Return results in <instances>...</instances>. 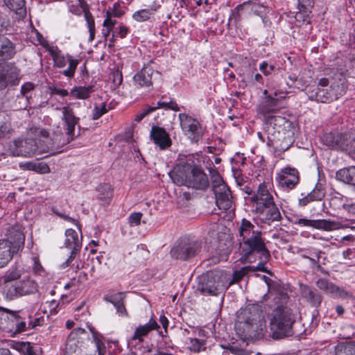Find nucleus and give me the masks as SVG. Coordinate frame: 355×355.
Masks as SVG:
<instances>
[{
    "label": "nucleus",
    "mask_w": 355,
    "mask_h": 355,
    "mask_svg": "<svg viewBox=\"0 0 355 355\" xmlns=\"http://www.w3.org/2000/svg\"><path fill=\"white\" fill-rule=\"evenodd\" d=\"M17 349L24 355H40L41 348L33 347L30 343L21 342L17 344Z\"/></svg>",
    "instance_id": "4c0bfd02"
},
{
    "label": "nucleus",
    "mask_w": 355,
    "mask_h": 355,
    "mask_svg": "<svg viewBox=\"0 0 355 355\" xmlns=\"http://www.w3.org/2000/svg\"><path fill=\"white\" fill-rule=\"evenodd\" d=\"M64 245L76 252L81 248V243L79 240L78 234L73 229H68L65 232Z\"/></svg>",
    "instance_id": "7c9ffc66"
},
{
    "label": "nucleus",
    "mask_w": 355,
    "mask_h": 355,
    "mask_svg": "<svg viewBox=\"0 0 355 355\" xmlns=\"http://www.w3.org/2000/svg\"><path fill=\"white\" fill-rule=\"evenodd\" d=\"M153 107H155V110L158 108L170 109L175 111L179 110L178 104L172 101H159L156 103V105Z\"/></svg>",
    "instance_id": "49530a36"
},
{
    "label": "nucleus",
    "mask_w": 355,
    "mask_h": 355,
    "mask_svg": "<svg viewBox=\"0 0 355 355\" xmlns=\"http://www.w3.org/2000/svg\"><path fill=\"white\" fill-rule=\"evenodd\" d=\"M260 210L263 214L266 215L265 219L268 221H279L282 219L280 211L275 202Z\"/></svg>",
    "instance_id": "c9c22d12"
},
{
    "label": "nucleus",
    "mask_w": 355,
    "mask_h": 355,
    "mask_svg": "<svg viewBox=\"0 0 355 355\" xmlns=\"http://www.w3.org/2000/svg\"><path fill=\"white\" fill-rule=\"evenodd\" d=\"M321 141L329 148L340 150L349 155L355 153V130L347 133H325Z\"/></svg>",
    "instance_id": "6e6552de"
},
{
    "label": "nucleus",
    "mask_w": 355,
    "mask_h": 355,
    "mask_svg": "<svg viewBox=\"0 0 355 355\" xmlns=\"http://www.w3.org/2000/svg\"><path fill=\"white\" fill-rule=\"evenodd\" d=\"M36 134L39 136L37 141L27 139L24 141H15L16 147L23 146V144L26 145H31L34 143V148H31V151L33 153H46L53 145L52 139L49 137V133L44 129H37Z\"/></svg>",
    "instance_id": "4468645a"
},
{
    "label": "nucleus",
    "mask_w": 355,
    "mask_h": 355,
    "mask_svg": "<svg viewBox=\"0 0 355 355\" xmlns=\"http://www.w3.org/2000/svg\"><path fill=\"white\" fill-rule=\"evenodd\" d=\"M123 12L117 10L116 8H113L112 10H108L106 12L107 15H110V17H120L123 15Z\"/></svg>",
    "instance_id": "052dcab7"
},
{
    "label": "nucleus",
    "mask_w": 355,
    "mask_h": 355,
    "mask_svg": "<svg viewBox=\"0 0 355 355\" xmlns=\"http://www.w3.org/2000/svg\"><path fill=\"white\" fill-rule=\"evenodd\" d=\"M343 207L348 212L355 215V204H352V205H344Z\"/></svg>",
    "instance_id": "774afa93"
},
{
    "label": "nucleus",
    "mask_w": 355,
    "mask_h": 355,
    "mask_svg": "<svg viewBox=\"0 0 355 355\" xmlns=\"http://www.w3.org/2000/svg\"><path fill=\"white\" fill-rule=\"evenodd\" d=\"M125 295L123 293H117L110 295H105L104 300L112 303L114 307L123 302Z\"/></svg>",
    "instance_id": "c03bdc74"
},
{
    "label": "nucleus",
    "mask_w": 355,
    "mask_h": 355,
    "mask_svg": "<svg viewBox=\"0 0 355 355\" xmlns=\"http://www.w3.org/2000/svg\"><path fill=\"white\" fill-rule=\"evenodd\" d=\"M189 349L193 352H200L206 349L205 341L197 338H191Z\"/></svg>",
    "instance_id": "37998d69"
},
{
    "label": "nucleus",
    "mask_w": 355,
    "mask_h": 355,
    "mask_svg": "<svg viewBox=\"0 0 355 355\" xmlns=\"http://www.w3.org/2000/svg\"><path fill=\"white\" fill-rule=\"evenodd\" d=\"M119 35L121 38H124L126 35L128 34V28L123 26V25H120L119 27Z\"/></svg>",
    "instance_id": "69168bd1"
},
{
    "label": "nucleus",
    "mask_w": 355,
    "mask_h": 355,
    "mask_svg": "<svg viewBox=\"0 0 355 355\" xmlns=\"http://www.w3.org/2000/svg\"><path fill=\"white\" fill-rule=\"evenodd\" d=\"M10 243V246L14 248V251H22L24 246L25 236L20 225L12 226L8 230L7 239H3Z\"/></svg>",
    "instance_id": "aec40b11"
},
{
    "label": "nucleus",
    "mask_w": 355,
    "mask_h": 355,
    "mask_svg": "<svg viewBox=\"0 0 355 355\" xmlns=\"http://www.w3.org/2000/svg\"><path fill=\"white\" fill-rule=\"evenodd\" d=\"M288 300V295L284 291H281L279 293L278 300L277 301V303H279L281 304H283L284 303H286V302Z\"/></svg>",
    "instance_id": "e2e57ef3"
},
{
    "label": "nucleus",
    "mask_w": 355,
    "mask_h": 355,
    "mask_svg": "<svg viewBox=\"0 0 355 355\" xmlns=\"http://www.w3.org/2000/svg\"><path fill=\"white\" fill-rule=\"evenodd\" d=\"M13 324H15L16 326V328L14 331L15 334H19L26 330V324L24 321H20V318L17 322H14Z\"/></svg>",
    "instance_id": "4d7b16f0"
},
{
    "label": "nucleus",
    "mask_w": 355,
    "mask_h": 355,
    "mask_svg": "<svg viewBox=\"0 0 355 355\" xmlns=\"http://www.w3.org/2000/svg\"><path fill=\"white\" fill-rule=\"evenodd\" d=\"M37 285L36 282L30 278L24 279L22 281L8 284L3 287V294L8 300H13L21 296L31 295L37 292Z\"/></svg>",
    "instance_id": "f8f14e48"
},
{
    "label": "nucleus",
    "mask_w": 355,
    "mask_h": 355,
    "mask_svg": "<svg viewBox=\"0 0 355 355\" xmlns=\"http://www.w3.org/2000/svg\"><path fill=\"white\" fill-rule=\"evenodd\" d=\"M298 171L295 168L285 167L281 170L277 176L279 185L284 189H294L299 183Z\"/></svg>",
    "instance_id": "dca6fc26"
},
{
    "label": "nucleus",
    "mask_w": 355,
    "mask_h": 355,
    "mask_svg": "<svg viewBox=\"0 0 355 355\" xmlns=\"http://www.w3.org/2000/svg\"><path fill=\"white\" fill-rule=\"evenodd\" d=\"M345 259H351L352 257H355V249H347L343 252Z\"/></svg>",
    "instance_id": "0e129e2a"
},
{
    "label": "nucleus",
    "mask_w": 355,
    "mask_h": 355,
    "mask_svg": "<svg viewBox=\"0 0 355 355\" xmlns=\"http://www.w3.org/2000/svg\"><path fill=\"white\" fill-rule=\"evenodd\" d=\"M325 195V190L322 184H317L315 188L303 198L299 200L301 206H306L308 203L315 200H321Z\"/></svg>",
    "instance_id": "c85d7f7f"
},
{
    "label": "nucleus",
    "mask_w": 355,
    "mask_h": 355,
    "mask_svg": "<svg viewBox=\"0 0 355 355\" xmlns=\"http://www.w3.org/2000/svg\"><path fill=\"white\" fill-rule=\"evenodd\" d=\"M58 109L62 112V119L66 126L67 134L69 137H73L74 135L75 127L79 121V118L74 115L73 109L69 105Z\"/></svg>",
    "instance_id": "4be33fe9"
},
{
    "label": "nucleus",
    "mask_w": 355,
    "mask_h": 355,
    "mask_svg": "<svg viewBox=\"0 0 355 355\" xmlns=\"http://www.w3.org/2000/svg\"><path fill=\"white\" fill-rule=\"evenodd\" d=\"M142 213L134 212L131 214L128 217V222L131 226H138L142 218Z\"/></svg>",
    "instance_id": "8fccbe9b"
},
{
    "label": "nucleus",
    "mask_w": 355,
    "mask_h": 355,
    "mask_svg": "<svg viewBox=\"0 0 355 355\" xmlns=\"http://www.w3.org/2000/svg\"><path fill=\"white\" fill-rule=\"evenodd\" d=\"M76 253V252H73V251L71 252V254L68 259L60 265V267L62 269H66L67 268L71 266V262L74 260Z\"/></svg>",
    "instance_id": "bf43d9fd"
},
{
    "label": "nucleus",
    "mask_w": 355,
    "mask_h": 355,
    "mask_svg": "<svg viewBox=\"0 0 355 355\" xmlns=\"http://www.w3.org/2000/svg\"><path fill=\"white\" fill-rule=\"evenodd\" d=\"M275 69L274 65H268V62L266 61L262 62L259 64V70L265 75H270Z\"/></svg>",
    "instance_id": "603ef678"
},
{
    "label": "nucleus",
    "mask_w": 355,
    "mask_h": 355,
    "mask_svg": "<svg viewBox=\"0 0 355 355\" xmlns=\"http://www.w3.org/2000/svg\"><path fill=\"white\" fill-rule=\"evenodd\" d=\"M15 54V48L13 43L0 34V61L10 59Z\"/></svg>",
    "instance_id": "cd10ccee"
},
{
    "label": "nucleus",
    "mask_w": 355,
    "mask_h": 355,
    "mask_svg": "<svg viewBox=\"0 0 355 355\" xmlns=\"http://www.w3.org/2000/svg\"><path fill=\"white\" fill-rule=\"evenodd\" d=\"M94 87L90 86H76L70 91V95L78 99H87L94 92Z\"/></svg>",
    "instance_id": "f704fd0d"
},
{
    "label": "nucleus",
    "mask_w": 355,
    "mask_h": 355,
    "mask_svg": "<svg viewBox=\"0 0 355 355\" xmlns=\"http://www.w3.org/2000/svg\"><path fill=\"white\" fill-rule=\"evenodd\" d=\"M116 23V21L110 17V15H106V17L103 21V27H107L112 30Z\"/></svg>",
    "instance_id": "13d9d810"
},
{
    "label": "nucleus",
    "mask_w": 355,
    "mask_h": 355,
    "mask_svg": "<svg viewBox=\"0 0 355 355\" xmlns=\"http://www.w3.org/2000/svg\"><path fill=\"white\" fill-rule=\"evenodd\" d=\"M159 328L155 320L150 318L148 323L139 325L131 337L132 340H138L139 343L144 342V338L153 330Z\"/></svg>",
    "instance_id": "5701e85b"
},
{
    "label": "nucleus",
    "mask_w": 355,
    "mask_h": 355,
    "mask_svg": "<svg viewBox=\"0 0 355 355\" xmlns=\"http://www.w3.org/2000/svg\"><path fill=\"white\" fill-rule=\"evenodd\" d=\"M300 292L302 299L311 306L318 308L322 301V296L314 288L307 285H301Z\"/></svg>",
    "instance_id": "412c9836"
},
{
    "label": "nucleus",
    "mask_w": 355,
    "mask_h": 355,
    "mask_svg": "<svg viewBox=\"0 0 355 355\" xmlns=\"http://www.w3.org/2000/svg\"><path fill=\"white\" fill-rule=\"evenodd\" d=\"M291 125L290 121L282 116H270L266 119L265 134L266 135L267 145L277 148V142L281 134Z\"/></svg>",
    "instance_id": "9d476101"
},
{
    "label": "nucleus",
    "mask_w": 355,
    "mask_h": 355,
    "mask_svg": "<svg viewBox=\"0 0 355 355\" xmlns=\"http://www.w3.org/2000/svg\"><path fill=\"white\" fill-rule=\"evenodd\" d=\"M329 84V81L327 78L320 79L316 89L309 92V98L317 102L329 103L338 98L345 93V86L342 80L331 83L327 88Z\"/></svg>",
    "instance_id": "0eeeda50"
},
{
    "label": "nucleus",
    "mask_w": 355,
    "mask_h": 355,
    "mask_svg": "<svg viewBox=\"0 0 355 355\" xmlns=\"http://www.w3.org/2000/svg\"><path fill=\"white\" fill-rule=\"evenodd\" d=\"M49 89L51 94H56L61 96H66L70 94V92L69 93L68 91L65 89L51 87Z\"/></svg>",
    "instance_id": "6e6d98bb"
},
{
    "label": "nucleus",
    "mask_w": 355,
    "mask_h": 355,
    "mask_svg": "<svg viewBox=\"0 0 355 355\" xmlns=\"http://www.w3.org/2000/svg\"><path fill=\"white\" fill-rule=\"evenodd\" d=\"M269 194L270 193L268 191L267 186L264 183L261 184L258 188L257 194L252 198V200L264 197Z\"/></svg>",
    "instance_id": "3c124183"
},
{
    "label": "nucleus",
    "mask_w": 355,
    "mask_h": 355,
    "mask_svg": "<svg viewBox=\"0 0 355 355\" xmlns=\"http://www.w3.org/2000/svg\"><path fill=\"white\" fill-rule=\"evenodd\" d=\"M18 253L19 251H14V248L10 246L8 241L0 239V268L6 266Z\"/></svg>",
    "instance_id": "bb28decb"
},
{
    "label": "nucleus",
    "mask_w": 355,
    "mask_h": 355,
    "mask_svg": "<svg viewBox=\"0 0 355 355\" xmlns=\"http://www.w3.org/2000/svg\"><path fill=\"white\" fill-rule=\"evenodd\" d=\"M154 69L149 65L143 68L133 76V85L137 89H150L153 85L152 76Z\"/></svg>",
    "instance_id": "6ab92c4d"
},
{
    "label": "nucleus",
    "mask_w": 355,
    "mask_h": 355,
    "mask_svg": "<svg viewBox=\"0 0 355 355\" xmlns=\"http://www.w3.org/2000/svg\"><path fill=\"white\" fill-rule=\"evenodd\" d=\"M85 342H90L89 335L87 331L82 328H76L69 335L65 347L64 355H94L96 351L98 355L103 354L105 349L104 345L100 340H96L94 343L95 349L92 351L84 352L83 347Z\"/></svg>",
    "instance_id": "39448f33"
},
{
    "label": "nucleus",
    "mask_w": 355,
    "mask_h": 355,
    "mask_svg": "<svg viewBox=\"0 0 355 355\" xmlns=\"http://www.w3.org/2000/svg\"><path fill=\"white\" fill-rule=\"evenodd\" d=\"M21 274L22 270L18 268H15L8 272L3 277L4 285L12 284V282L19 279L21 277Z\"/></svg>",
    "instance_id": "58836bf2"
},
{
    "label": "nucleus",
    "mask_w": 355,
    "mask_h": 355,
    "mask_svg": "<svg viewBox=\"0 0 355 355\" xmlns=\"http://www.w3.org/2000/svg\"><path fill=\"white\" fill-rule=\"evenodd\" d=\"M201 242L193 238H184L178 241L171 250V255L176 259L187 260L201 250Z\"/></svg>",
    "instance_id": "9b49d317"
},
{
    "label": "nucleus",
    "mask_w": 355,
    "mask_h": 355,
    "mask_svg": "<svg viewBox=\"0 0 355 355\" xmlns=\"http://www.w3.org/2000/svg\"><path fill=\"white\" fill-rule=\"evenodd\" d=\"M153 12L149 9H142L136 11L132 15V18L137 21H144L148 20Z\"/></svg>",
    "instance_id": "79ce46f5"
},
{
    "label": "nucleus",
    "mask_w": 355,
    "mask_h": 355,
    "mask_svg": "<svg viewBox=\"0 0 355 355\" xmlns=\"http://www.w3.org/2000/svg\"><path fill=\"white\" fill-rule=\"evenodd\" d=\"M106 105L105 103H102L99 105H96L92 110V119L94 120L98 119L104 114L107 112Z\"/></svg>",
    "instance_id": "de8ad7c7"
},
{
    "label": "nucleus",
    "mask_w": 355,
    "mask_h": 355,
    "mask_svg": "<svg viewBox=\"0 0 355 355\" xmlns=\"http://www.w3.org/2000/svg\"><path fill=\"white\" fill-rule=\"evenodd\" d=\"M294 319L291 310L279 306L273 313L270 322V334L273 339H282L293 334Z\"/></svg>",
    "instance_id": "423d86ee"
},
{
    "label": "nucleus",
    "mask_w": 355,
    "mask_h": 355,
    "mask_svg": "<svg viewBox=\"0 0 355 355\" xmlns=\"http://www.w3.org/2000/svg\"><path fill=\"white\" fill-rule=\"evenodd\" d=\"M279 108V98L268 96L259 105V110L264 115L276 112Z\"/></svg>",
    "instance_id": "473e14b6"
},
{
    "label": "nucleus",
    "mask_w": 355,
    "mask_h": 355,
    "mask_svg": "<svg viewBox=\"0 0 355 355\" xmlns=\"http://www.w3.org/2000/svg\"><path fill=\"white\" fill-rule=\"evenodd\" d=\"M159 322L162 324L163 328L164 329L165 332H167V327L168 325V320L166 317L164 315L160 316Z\"/></svg>",
    "instance_id": "338daca9"
},
{
    "label": "nucleus",
    "mask_w": 355,
    "mask_h": 355,
    "mask_svg": "<svg viewBox=\"0 0 355 355\" xmlns=\"http://www.w3.org/2000/svg\"><path fill=\"white\" fill-rule=\"evenodd\" d=\"M293 223L304 227H311L316 229L331 231L340 228V223L327 220H310L306 218H297Z\"/></svg>",
    "instance_id": "a211bd4d"
},
{
    "label": "nucleus",
    "mask_w": 355,
    "mask_h": 355,
    "mask_svg": "<svg viewBox=\"0 0 355 355\" xmlns=\"http://www.w3.org/2000/svg\"><path fill=\"white\" fill-rule=\"evenodd\" d=\"M253 201L257 203V209L259 210L274 203L273 198L271 194L254 200Z\"/></svg>",
    "instance_id": "a18cd8bd"
},
{
    "label": "nucleus",
    "mask_w": 355,
    "mask_h": 355,
    "mask_svg": "<svg viewBox=\"0 0 355 355\" xmlns=\"http://www.w3.org/2000/svg\"><path fill=\"white\" fill-rule=\"evenodd\" d=\"M225 277L219 272H208L202 275L198 284L197 289L202 295L217 296L226 288Z\"/></svg>",
    "instance_id": "1a4fd4ad"
},
{
    "label": "nucleus",
    "mask_w": 355,
    "mask_h": 355,
    "mask_svg": "<svg viewBox=\"0 0 355 355\" xmlns=\"http://www.w3.org/2000/svg\"><path fill=\"white\" fill-rule=\"evenodd\" d=\"M169 175L172 181L179 186L205 190L209 185V178L202 169L189 163L177 164Z\"/></svg>",
    "instance_id": "7ed1b4c3"
},
{
    "label": "nucleus",
    "mask_w": 355,
    "mask_h": 355,
    "mask_svg": "<svg viewBox=\"0 0 355 355\" xmlns=\"http://www.w3.org/2000/svg\"><path fill=\"white\" fill-rule=\"evenodd\" d=\"M155 111V107H148L135 115L134 120L140 122L147 114Z\"/></svg>",
    "instance_id": "5fc2aeb1"
},
{
    "label": "nucleus",
    "mask_w": 355,
    "mask_h": 355,
    "mask_svg": "<svg viewBox=\"0 0 355 355\" xmlns=\"http://www.w3.org/2000/svg\"><path fill=\"white\" fill-rule=\"evenodd\" d=\"M336 175L338 180L351 185L355 191V166L341 168Z\"/></svg>",
    "instance_id": "c756f323"
},
{
    "label": "nucleus",
    "mask_w": 355,
    "mask_h": 355,
    "mask_svg": "<svg viewBox=\"0 0 355 355\" xmlns=\"http://www.w3.org/2000/svg\"><path fill=\"white\" fill-rule=\"evenodd\" d=\"M32 33L35 35L37 43L43 46L49 51L55 67L63 68L66 66L67 62H68V68L63 71L62 74L69 78H73L76 68L80 63V60L73 58L70 54L64 55L57 46L49 45L37 30H33Z\"/></svg>",
    "instance_id": "20e7f679"
},
{
    "label": "nucleus",
    "mask_w": 355,
    "mask_h": 355,
    "mask_svg": "<svg viewBox=\"0 0 355 355\" xmlns=\"http://www.w3.org/2000/svg\"><path fill=\"white\" fill-rule=\"evenodd\" d=\"M117 313L121 316H128V312L125 309L124 303H121V304H118L115 306Z\"/></svg>",
    "instance_id": "680f3d73"
},
{
    "label": "nucleus",
    "mask_w": 355,
    "mask_h": 355,
    "mask_svg": "<svg viewBox=\"0 0 355 355\" xmlns=\"http://www.w3.org/2000/svg\"><path fill=\"white\" fill-rule=\"evenodd\" d=\"M235 329L244 340L259 339L266 331V322L258 309L247 308L239 313Z\"/></svg>",
    "instance_id": "f03ea898"
},
{
    "label": "nucleus",
    "mask_w": 355,
    "mask_h": 355,
    "mask_svg": "<svg viewBox=\"0 0 355 355\" xmlns=\"http://www.w3.org/2000/svg\"><path fill=\"white\" fill-rule=\"evenodd\" d=\"M239 251L243 257L248 258L253 253H257L262 263L268 260L270 252L257 226L243 218L239 227Z\"/></svg>",
    "instance_id": "f257e3e1"
},
{
    "label": "nucleus",
    "mask_w": 355,
    "mask_h": 355,
    "mask_svg": "<svg viewBox=\"0 0 355 355\" xmlns=\"http://www.w3.org/2000/svg\"><path fill=\"white\" fill-rule=\"evenodd\" d=\"M150 135L155 144L159 146L160 148L164 149L169 147L171 144L168 133L162 128L153 127Z\"/></svg>",
    "instance_id": "393cba45"
},
{
    "label": "nucleus",
    "mask_w": 355,
    "mask_h": 355,
    "mask_svg": "<svg viewBox=\"0 0 355 355\" xmlns=\"http://www.w3.org/2000/svg\"><path fill=\"white\" fill-rule=\"evenodd\" d=\"M34 89V85L32 83L27 82L23 84L20 89V95L17 96V98L20 96L25 98L26 102L28 103L29 98L31 96V92Z\"/></svg>",
    "instance_id": "a19ab883"
},
{
    "label": "nucleus",
    "mask_w": 355,
    "mask_h": 355,
    "mask_svg": "<svg viewBox=\"0 0 355 355\" xmlns=\"http://www.w3.org/2000/svg\"><path fill=\"white\" fill-rule=\"evenodd\" d=\"M98 199L106 204H109L112 196L113 189L109 184H100L96 187Z\"/></svg>",
    "instance_id": "72a5a7b5"
},
{
    "label": "nucleus",
    "mask_w": 355,
    "mask_h": 355,
    "mask_svg": "<svg viewBox=\"0 0 355 355\" xmlns=\"http://www.w3.org/2000/svg\"><path fill=\"white\" fill-rule=\"evenodd\" d=\"M210 173L212 187H214V186H216L217 184H221L224 183L221 176L217 171L213 170L210 171Z\"/></svg>",
    "instance_id": "864d4df0"
},
{
    "label": "nucleus",
    "mask_w": 355,
    "mask_h": 355,
    "mask_svg": "<svg viewBox=\"0 0 355 355\" xmlns=\"http://www.w3.org/2000/svg\"><path fill=\"white\" fill-rule=\"evenodd\" d=\"M215 194L216 203L220 209L227 210L232 206V196L227 186L223 183L212 187Z\"/></svg>",
    "instance_id": "f3484780"
},
{
    "label": "nucleus",
    "mask_w": 355,
    "mask_h": 355,
    "mask_svg": "<svg viewBox=\"0 0 355 355\" xmlns=\"http://www.w3.org/2000/svg\"><path fill=\"white\" fill-rule=\"evenodd\" d=\"M317 287L326 293L331 295L332 297H342L344 294V291L340 290L337 286L329 282L328 279L324 278H320L315 282Z\"/></svg>",
    "instance_id": "a878e982"
},
{
    "label": "nucleus",
    "mask_w": 355,
    "mask_h": 355,
    "mask_svg": "<svg viewBox=\"0 0 355 355\" xmlns=\"http://www.w3.org/2000/svg\"><path fill=\"white\" fill-rule=\"evenodd\" d=\"M263 271V263L260 262L257 266H244L239 270H235L232 277L223 275L225 277V283H227L228 286L232 285L235 283L240 282L249 272L252 271Z\"/></svg>",
    "instance_id": "b1692460"
},
{
    "label": "nucleus",
    "mask_w": 355,
    "mask_h": 355,
    "mask_svg": "<svg viewBox=\"0 0 355 355\" xmlns=\"http://www.w3.org/2000/svg\"><path fill=\"white\" fill-rule=\"evenodd\" d=\"M85 19L87 21V28L89 32V40L90 42L93 41L95 37V23L94 19L92 17L91 15L85 14Z\"/></svg>",
    "instance_id": "09e8293b"
},
{
    "label": "nucleus",
    "mask_w": 355,
    "mask_h": 355,
    "mask_svg": "<svg viewBox=\"0 0 355 355\" xmlns=\"http://www.w3.org/2000/svg\"><path fill=\"white\" fill-rule=\"evenodd\" d=\"M0 311L2 312V320H7L13 323L14 322H17L19 318V315L17 311H11L8 309H6L1 306H0Z\"/></svg>",
    "instance_id": "ea45409f"
},
{
    "label": "nucleus",
    "mask_w": 355,
    "mask_h": 355,
    "mask_svg": "<svg viewBox=\"0 0 355 355\" xmlns=\"http://www.w3.org/2000/svg\"><path fill=\"white\" fill-rule=\"evenodd\" d=\"M19 69L14 63L0 64V88L19 85Z\"/></svg>",
    "instance_id": "2eb2a0df"
},
{
    "label": "nucleus",
    "mask_w": 355,
    "mask_h": 355,
    "mask_svg": "<svg viewBox=\"0 0 355 355\" xmlns=\"http://www.w3.org/2000/svg\"><path fill=\"white\" fill-rule=\"evenodd\" d=\"M3 2L8 8L19 15V17H23L26 14L24 0H3Z\"/></svg>",
    "instance_id": "e433bc0d"
},
{
    "label": "nucleus",
    "mask_w": 355,
    "mask_h": 355,
    "mask_svg": "<svg viewBox=\"0 0 355 355\" xmlns=\"http://www.w3.org/2000/svg\"><path fill=\"white\" fill-rule=\"evenodd\" d=\"M19 166L22 170L33 171L41 174L50 173V168L45 162H26L19 163Z\"/></svg>",
    "instance_id": "2f4dec72"
},
{
    "label": "nucleus",
    "mask_w": 355,
    "mask_h": 355,
    "mask_svg": "<svg viewBox=\"0 0 355 355\" xmlns=\"http://www.w3.org/2000/svg\"><path fill=\"white\" fill-rule=\"evenodd\" d=\"M179 119L184 135L192 142L197 143L204 133L201 125L196 119L186 114H180Z\"/></svg>",
    "instance_id": "ddd939ff"
}]
</instances>
